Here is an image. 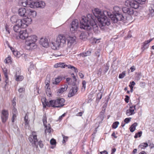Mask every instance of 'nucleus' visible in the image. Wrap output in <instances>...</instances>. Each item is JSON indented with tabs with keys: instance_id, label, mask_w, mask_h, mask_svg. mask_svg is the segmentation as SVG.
<instances>
[{
	"instance_id": "1",
	"label": "nucleus",
	"mask_w": 154,
	"mask_h": 154,
	"mask_svg": "<svg viewBox=\"0 0 154 154\" xmlns=\"http://www.w3.org/2000/svg\"><path fill=\"white\" fill-rule=\"evenodd\" d=\"M94 16L89 14L87 17L83 16L80 20V28L86 30H89L92 28L95 30L98 29L97 23L95 21Z\"/></svg>"
},
{
	"instance_id": "2",
	"label": "nucleus",
	"mask_w": 154,
	"mask_h": 154,
	"mask_svg": "<svg viewBox=\"0 0 154 154\" xmlns=\"http://www.w3.org/2000/svg\"><path fill=\"white\" fill-rule=\"evenodd\" d=\"M114 10V11L113 12L112 14L110 12H105L112 22L116 23L118 21L123 20L126 19V17L122 14L121 8L118 6H115Z\"/></svg>"
},
{
	"instance_id": "3",
	"label": "nucleus",
	"mask_w": 154,
	"mask_h": 154,
	"mask_svg": "<svg viewBox=\"0 0 154 154\" xmlns=\"http://www.w3.org/2000/svg\"><path fill=\"white\" fill-rule=\"evenodd\" d=\"M65 100L64 99L58 98L55 100H51L49 102L45 101L46 105L48 107L60 108L64 105Z\"/></svg>"
},
{
	"instance_id": "4",
	"label": "nucleus",
	"mask_w": 154,
	"mask_h": 154,
	"mask_svg": "<svg viewBox=\"0 0 154 154\" xmlns=\"http://www.w3.org/2000/svg\"><path fill=\"white\" fill-rule=\"evenodd\" d=\"M106 14L100 15V17L97 19L99 22V26L102 29H104V26L110 25V20L106 15Z\"/></svg>"
},
{
	"instance_id": "5",
	"label": "nucleus",
	"mask_w": 154,
	"mask_h": 154,
	"mask_svg": "<svg viewBox=\"0 0 154 154\" xmlns=\"http://www.w3.org/2000/svg\"><path fill=\"white\" fill-rule=\"evenodd\" d=\"M37 40V37L35 35L29 36L26 38V45L31 49L35 48L36 47L35 42Z\"/></svg>"
},
{
	"instance_id": "6",
	"label": "nucleus",
	"mask_w": 154,
	"mask_h": 154,
	"mask_svg": "<svg viewBox=\"0 0 154 154\" xmlns=\"http://www.w3.org/2000/svg\"><path fill=\"white\" fill-rule=\"evenodd\" d=\"M79 28V21L77 19H75L71 23L70 26V30L72 33H75Z\"/></svg>"
},
{
	"instance_id": "7",
	"label": "nucleus",
	"mask_w": 154,
	"mask_h": 154,
	"mask_svg": "<svg viewBox=\"0 0 154 154\" xmlns=\"http://www.w3.org/2000/svg\"><path fill=\"white\" fill-rule=\"evenodd\" d=\"M17 23L14 26V30L15 32H19L21 31V28H26V25L24 24H23L21 21V19H18Z\"/></svg>"
},
{
	"instance_id": "8",
	"label": "nucleus",
	"mask_w": 154,
	"mask_h": 154,
	"mask_svg": "<svg viewBox=\"0 0 154 154\" xmlns=\"http://www.w3.org/2000/svg\"><path fill=\"white\" fill-rule=\"evenodd\" d=\"M76 37L73 35H69L67 38V46L69 48H70L76 43Z\"/></svg>"
},
{
	"instance_id": "9",
	"label": "nucleus",
	"mask_w": 154,
	"mask_h": 154,
	"mask_svg": "<svg viewBox=\"0 0 154 154\" xmlns=\"http://www.w3.org/2000/svg\"><path fill=\"white\" fill-rule=\"evenodd\" d=\"M133 8L131 7L130 8L129 7H124L121 8L122 12L126 15L131 16L134 13Z\"/></svg>"
},
{
	"instance_id": "10",
	"label": "nucleus",
	"mask_w": 154,
	"mask_h": 154,
	"mask_svg": "<svg viewBox=\"0 0 154 154\" xmlns=\"http://www.w3.org/2000/svg\"><path fill=\"white\" fill-rule=\"evenodd\" d=\"M32 135L29 137V142L32 143L33 146H37V143L38 140L37 138V135L36 134L35 132H33L32 133Z\"/></svg>"
},
{
	"instance_id": "11",
	"label": "nucleus",
	"mask_w": 154,
	"mask_h": 154,
	"mask_svg": "<svg viewBox=\"0 0 154 154\" xmlns=\"http://www.w3.org/2000/svg\"><path fill=\"white\" fill-rule=\"evenodd\" d=\"M42 120L43 125L46 128L45 129V133H46L48 132L50 133L51 132V130H53V129L51 128V125L49 124H48V125L46 124L47 123V118L45 115L43 116Z\"/></svg>"
},
{
	"instance_id": "12",
	"label": "nucleus",
	"mask_w": 154,
	"mask_h": 154,
	"mask_svg": "<svg viewBox=\"0 0 154 154\" xmlns=\"http://www.w3.org/2000/svg\"><path fill=\"white\" fill-rule=\"evenodd\" d=\"M9 114L8 111L3 110L1 115V120L2 122L5 123L8 118Z\"/></svg>"
},
{
	"instance_id": "13",
	"label": "nucleus",
	"mask_w": 154,
	"mask_h": 154,
	"mask_svg": "<svg viewBox=\"0 0 154 154\" xmlns=\"http://www.w3.org/2000/svg\"><path fill=\"white\" fill-rule=\"evenodd\" d=\"M94 13L93 14H91L92 16H94V19H95V18H97V19H98L99 17H100V15H102L105 14H106V13L105 12H107V11H105L103 12H101L100 9L97 8H96L94 9Z\"/></svg>"
},
{
	"instance_id": "14",
	"label": "nucleus",
	"mask_w": 154,
	"mask_h": 154,
	"mask_svg": "<svg viewBox=\"0 0 154 154\" xmlns=\"http://www.w3.org/2000/svg\"><path fill=\"white\" fill-rule=\"evenodd\" d=\"M125 5L126 7H128L129 6L132 8H133L135 9L137 8V3L135 2L134 0L130 1L129 0H127L125 3Z\"/></svg>"
},
{
	"instance_id": "15",
	"label": "nucleus",
	"mask_w": 154,
	"mask_h": 154,
	"mask_svg": "<svg viewBox=\"0 0 154 154\" xmlns=\"http://www.w3.org/2000/svg\"><path fill=\"white\" fill-rule=\"evenodd\" d=\"M78 89H79L75 85L73 87H72L68 94V97H71L77 94Z\"/></svg>"
},
{
	"instance_id": "16",
	"label": "nucleus",
	"mask_w": 154,
	"mask_h": 154,
	"mask_svg": "<svg viewBox=\"0 0 154 154\" xmlns=\"http://www.w3.org/2000/svg\"><path fill=\"white\" fill-rule=\"evenodd\" d=\"M56 40L57 41L59 42L60 44L63 45L66 43V37L62 35H59L57 37Z\"/></svg>"
},
{
	"instance_id": "17",
	"label": "nucleus",
	"mask_w": 154,
	"mask_h": 154,
	"mask_svg": "<svg viewBox=\"0 0 154 154\" xmlns=\"http://www.w3.org/2000/svg\"><path fill=\"white\" fill-rule=\"evenodd\" d=\"M26 17L24 18L23 20H21V21L23 24H24L26 27L28 24H30L32 21V20L31 17L28 16H26Z\"/></svg>"
},
{
	"instance_id": "18",
	"label": "nucleus",
	"mask_w": 154,
	"mask_h": 154,
	"mask_svg": "<svg viewBox=\"0 0 154 154\" xmlns=\"http://www.w3.org/2000/svg\"><path fill=\"white\" fill-rule=\"evenodd\" d=\"M136 105H134L130 106L128 109L126 111V114L128 116H129L135 113L134 110L135 109Z\"/></svg>"
},
{
	"instance_id": "19",
	"label": "nucleus",
	"mask_w": 154,
	"mask_h": 154,
	"mask_svg": "<svg viewBox=\"0 0 154 154\" xmlns=\"http://www.w3.org/2000/svg\"><path fill=\"white\" fill-rule=\"evenodd\" d=\"M36 16V12L30 9H27L26 16H28L31 18L32 17H35Z\"/></svg>"
},
{
	"instance_id": "20",
	"label": "nucleus",
	"mask_w": 154,
	"mask_h": 154,
	"mask_svg": "<svg viewBox=\"0 0 154 154\" xmlns=\"http://www.w3.org/2000/svg\"><path fill=\"white\" fill-rule=\"evenodd\" d=\"M27 13V10H26L25 8H20L18 11L19 15L21 17H23L26 16Z\"/></svg>"
},
{
	"instance_id": "21",
	"label": "nucleus",
	"mask_w": 154,
	"mask_h": 154,
	"mask_svg": "<svg viewBox=\"0 0 154 154\" xmlns=\"http://www.w3.org/2000/svg\"><path fill=\"white\" fill-rule=\"evenodd\" d=\"M90 35H91V34L90 33L88 32H83L81 33L80 35V38L83 40H86L88 38Z\"/></svg>"
},
{
	"instance_id": "22",
	"label": "nucleus",
	"mask_w": 154,
	"mask_h": 154,
	"mask_svg": "<svg viewBox=\"0 0 154 154\" xmlns=\"http://www.w3.org/2000/svg\"><path fill=\"white\" fill-rule=\"evenodd\" d=\"M153 39V38L150 39L149 40L145 41L143 43L141 47V49L143 51H144L145 49L148 48L149 46V43Z\"/></svg>"
},
{
	"instance_id": "23",
	"label": "nucleus",
	"mask_w": 154,
	"mask_h": 154,
	"mask_svg": "<svg viewBox=\"0 0 154 154\" xmlns=\"http://www.w3.org/2000/svg\"><path fill=\"white\" fill-rule=\"evenodd\" d=\"M28 34L26 30L20 31L19 33L20 38L22 39H25L28 37Z\"/></svg>"
},
{
	"instance_id": "24",
	"label": "nucleus",
	"mask_w": 154,
	"mask_h": 154,
	"mask_svg": "<svg viewBox=\"0 0 154 154\" xmlns=\"http://www.w3.org/2000/svg\"><path fill=\"white\" fill-rule=\"evenodd\" d=\"M40 43L44 47H47L48 46V41L46 38H41L40 41Z\"/></svg>"
},
{
	"instance_id": "25",
	"label": "nucleus",
	"mask_w": 154,
	"mask_h": 154,
	"mask_svg": "<svg viewBox=\"0 0 154 154\" xmlns=\"http://www.w3.org/2000/svg\"><path fill=\"white\" fill-rule=\"evenodd\" d=\"M60 45L59 42L57 41V40L54 42H52L51 45L52 49L54 50L57 49Z\"/></svg>"
},
{
	"instance_id": "26",
	"label": "nucleus",
	"mask_w": 154,
	"mask_h": 154,
	"mask_svg": "<svg viewBox=\"0 0 154 154\" xmlns=\"http://www.w3.org/2000/svg\"><path fill=\"white\" fill-rule=\"evenodd\" d=\"M68 88V85H63L61 88L58 90L57 93L58 94H62L63 92L66 90Z\"/></svg>"
},
{
	"instance_id": "27",
	"label": "nucleus",
	"mask_w": 154,
	"mask_h": 154,
	"mask_svg": "<svg viewBox=\"0 0 154 154\" xmlns=\"http://www.w3.org/2000/svg\"><path fill=\"white\" fill-rule=\"evenodd\" d=\"M104 110H102L100 113L99 115L97 118V120H99V123L101 122L103 120L104 117Z\"/></svg>"
},
{
	"instance_id": "28",
	"label": "nucleus",
	"mask_w": 154,
	"mask_h": 154,
	"mask_svg": "<svg viewBox=\"0 0 154 154\" xmlns=\"http://www.w3.org/2000/svg\"><path fill=\"white\" fill-rule=\"evenodd\" d=\"M3 72H4V74L5 77V86L8 83V75H7V69L6 68H5L4 69H2Z\"/></svg>"
},
{
	"instance_id": "29",
	"label": "nucleus",
	"mask_w": 154,
	"mask_h": 154,
	"mask_svg": "<svg viewBox=\"0 0 154 154\" xmlns=\"http://www.w3.org/2000/svg\"><path fill=\"white\" fill-rule=\"evenodd\" d=\"M17 109L14 107L12 111L13 116L12 118V122H14V120L16 118V115L17 114Z\"/></svg>"
},
{
	"instance_id": "30",
	"label": "nucleus",
	"mask_w": 154,
	"mask_h": 154,
	"mask_svg": "<svg viewBox=\"0 0 154 154\" xmlns=\"http://www.w3.org/2000/svg\"><path fill=\"white\" fill-rule=\"evenodd\" d=\"M30 7L31 8H39V4L38 2H31Z\"/></svg>"
},
{
	"instance_id": "31",
	"label": "nucleus",
	"mask_w": 154,
	"mask_h": 154,
	"mask_svg": "<svg viewBox=\"0 0 154 154\" xmlns=\"http://www.w3.org/2000/svg\"><path fill=\"white\" fill-rule=\"evenodd\" d=\"M91 51H87L83 52L82 53H80L79 54L80 56L82 57H85L87 56H89L91 55Z\"/></svg>"
},
{
	"instance_id": "32",
	"label": "nucleus",
	"mask_w": 154,
	"mask_h": 154,
	"mask_svg": "<svg viewBox=\"0 0 154 154\" xmlns=\"http://www.w3.org/2000/svg\"><path fill=\"white\" fill-rule=\"evenodd\" d=\"M138 124L137 122H135L131 125L129 128L130 131L131 132H133L136 129V127L137 126Z\"/></svg>"
},
{
	"instance_id": "33",
	"label": "nucleus",
	"mask_w": 154,
	"mask_h": 154,
	"mask_svg": "<svg viewBox=\"0 0 154 154\" xmlns=\"http://www.w3.org/2000/svg\"><path fill=\"white\" fill-rule=\"evenodd\" d=\"M61 80V77L58 76L57 78L55 79L54 81L53 82V83L54 85H57L60 82Z\"/></svg>"
},
{
	"instance_id": "34",
	"label": "nucleus",
	"mask_w": 154,
	"mask_h": 154,
	"mask_svg": "<svg viewBox=\"0 0 154 154\" xmlns=\"http://www.w3.org/2000/svg\"><path fill=\"white\" fill-rule=\"evenodd\" d=\"M55 67H60L64 68L66 66V65L64 63H58L54 65Z\"/></svg>"
},
{
	"instance_id": "35",
	"label": "nucleus",
	"mask_w": 154,
	"mask_h": 154,
	"mask_svg": "<svg viewBox=\"0 0 154 154\" xmlns=\"http://www.w3.org/2000/svg\"><path fill=\"white\" fill-rule=\"evenodd\" d=\"M31 2H29L25 0V1L23 2H22V5L23 7H30V4H31Z\"/></svg>"
},
{
	"instance_id": "36",
	"label": "nucleus",
	"mask_w": 154,
	"mask_h": 154,
	"mask_svg": "<svg viewBox=\"0 0 154 154\" xmlns=\"http://www.w3.org/2000/svg\"><path fill=\"white\" fill-rule=\"evenodd\" d=\"M15 77H16V80L17 81H21L23 79V76L17 75V73L15 76Z\"/></svg>"
},
{
	"instance_id": "37",
	"label": "nucleus",
	"mask_w": 154,
	"mask_h": 154,
	"mask_svg": "<svg viewBox=\"0 0 154 154\" xmlns=\"http://www.w3.org/2000/svg\"><path fill=\"white\" fill-rule=\"evenodd\" d=\"M134 1L137 3L138 5L137 6V8L139 6V4L142 5L144 4L146 0H134Z\"/></svg>"
},
{
	"instance_id": "38",
	"label": "nucleus",
	"mask_w": 154,
	"mask_h": 154,
	"mask_svg": "<svg viewBox=\"0 0 154 154\" xmlns=\"http://www.w3.org/2000/svg\"><path fill=\"white\" fill-rule=\"evenodd\" d=\"M148 144L146 143H141L139 146V147L141 149H144L148 146Z\"/></svg>"
},
{
	"instance_id": "39",
	"label": "nucleus",
	"mask_w": 154,
	"mask_h": 154,
	"mask_svg": "<svg viewBox=\"0 0 154 154\" xmlns=\"http://www.w3.org/2000/svg\"><path fill=\"white\" fill-rule=\"evenodd\" d=\"M10 48L15 56H18L19 55V54H20V53L18 51L14 50L13 48L11 47Z\"/></svg>"
},
{
	"instance_id": "40",
	"label": "nucleus",
	"mask_w": 154,
	"mask_h": 154,
	"mask_svg": "<svg viewBox=\"0 0 154 154\" xmlns=\"http://www.w3.org/2000/svg\"><path fill=\"white\" fill-rule=\"evenodd\" d=\"M18 19H17L15 16H13L11 18V21L12 23H16V24L17 23Z\"/></svg>"
},
{
	"instance_id": "41",
	"label": "nucleus",
	"mask_w": 154,
	"mask_h": 154,
	"mask_svg": "<svg viewBox=\"0 0 154 154\" xmlns=\"http://www.w3.org/2000/svg\"><path fill=\"white\" fill-rule=\"evenodd\" d=\"M102 97V94L101 93H99L97 95V97L96 99V101L97 103H98L100 100L101 99Z\"/></svg>"
},
{
	"instance_id": "42",
	"label": "nucleus",
	"mask_w": 154,
	"mask_h": 154,
	"mask_svg": "<svg viewBox=\"0 0 154 154\" xmlns=\"http://www.w3.org/2000/svg\"><path fill=\"white\" fill-rule=\"evenodd\" d=\"M119 124V122L118 121L116 122L113 123L112 125V128H113L116 129L118 126Z\"/></svg>"
},
{
	"instance_id": "43",
	"label": "nucleus",
	"mask_w": 154,
	"mask_h": 154,
	"mask_svg": "<svg viewBox=\"0 0 154 154\" xmlns=\"http://www.w3.org/2000/svg\"><path fill=\"white\" fill-rule=\"evenodd\" d=\"M142 132L141 131L138 132L137 133H136L135 136H134V137L135 138H136L138 137H140L142 135Z\"/></svg>"
},
{
	"instance_id": "44",
	"label": "nucleus",
	"mask_w": 154,
	"mask_h": 154,
	"mask_svg": "<svg viewBox=\"0 0 154 154\" xmlns=\"http://www.w3.org/2000/svg\"><path fill=\"white\" fill-rule=\"evenodd\" d=\"M109 66L106 64V65L104 67L103 72L104 74H105L108 71L109 69Z\"/></svg>"
},
{
	"instance_id": "45",
	"label": "nucleus",
	"mask_w": 154,
	"mask_h": 154,
	"mask_svg": "<svg viewBox=\"0 0 154 154\" xmlns=\"http://www.w3.org/2000/svg\"><path fill=\"white\" fill-rule=\"evenodd\" d=\"M39 3V8H43L45 6V3L44 2L42 1H40L38 2Z\"/></svg>"
},
{
	"instance_id": "46",
	"label": "nucleus",
	"mask_w": 154,
	"mask_h": 154,
	"mask_svg": "<svg viewBox=\"0 0 154 154\" xmlns=\"http://www.w3.org/2000/svg\"><path fill=\"white\" fill-rule=\"evenodd\" d=\"M46 92L48 96L50 97L51 96V91L50 89H48L46 90Z\"/></svg>"
},
{
	"instance_id": "47",
	"label": "nucleus",
	"mask_w": 154,
	"mask_h": 154,
	"mask_svg": "<svg viewBox=\"0 0 154 154\" xmlns=\"http://www.w3.org/2000/svg\"><path fill=\"white\" fill-rule=\"evenodd\" d=\"M154 7V6H153V5H151L150 7H149V11L150 13L152 14V13L154 12V9H153V8Z\"/></svg>"
},
{
	"instance_id": "48",
	"label": "nucleus",
	"mask_w": 154,
	"mask_h": 154,
	"mask_svg": "<svg viewBox=\"0 0 154 154\" xmlns=\"http://www.w3.org/2000/svg\"><path fill=\"white\" fill-rule=\"evenodd\" d=\"M50 143L52 145H54L56 144V142L55 140L52 138L50 140Z\"/></svg>"
},
{
	"instance_id": "49",
	"label": "nucleus",
	"mask_w": 154,
	"mask_h": 154,
	"mask_svg": "<svg viewBox=\"0 0 154 154\" xmlns=\"http://www.w3.org/2000/svg\"><path fill=\"white\" fill-rule=\"evenodd\" d=\"M125 73L123 72L119 75V77L120 79H122L125 76Z\"/></svg>"
},
{
	"instance_id": "50",
	"label": "nucleus",
	"mask_w": 154,
	"mask_h": 154,
	"mask_svg": "<svg viewBox=\"0 0 154 154\" xmlns=\"http://www.w3.org/2000/svg\"><path fill=\"white\" fill-rule=\"evenodd\" d=\"M11 57H8L5 60V62L6 63H8L11 61Z\"/></svg>"
},
{
	"instance_id": "51",
	"label": "nucleus",
	"mask_w": 154,
	"mask_h": 154,
	"mask_svg": "<svg viewBox=\"0 0 154 154\" xmlns=\"http://www.w3.org/2000/svg\"><path fill=\"white\" fill-rule=\"evenodd\" d=\"M25 89L23 88H20L18 89V92L20 93L24 92L25 91Z\"/></svg>"
},
{
	"instance_id": "52",
	"label": "nucleus",
	"mask_w": 154,
	"mask_h": 154,
	"mask_svg": "<svg viewBox=\"0 0 154 154\" xmlns=\"http://www.w3.org/2000/svg\"><path fill=\"white\" fill-rule=\"evenodd\" d=\"M131 118H126L124 119V122L126 123H128L131 121Z\"/></svg>"
},
{
	"instance_id": "53",
	"label": "nucleus",
	"mask_w": 154,
	"mask_h": 154,
	"mask_svg": "<svg viewBox=\"0 0 154 154\" xmlns=\"http://www.w3.org/2000/svg\"><path fill=\"white\" fill-rule=\"evenodd\" d=\"M38 144L39 145L40 148H42L43 146V144L42 141L40 140L38 143Z\"/></svg>"
},
{
	"instance_id": "54",
	"label": "nucleus",
	"mask_w": 154,
	"mask_h": 154,
	"mask_svg": "<svg viewBox=\"0 0 154 154\" xmlns=\"http://www.w3.org/2000/svg\"><path fill=\"white\" fill-rule=\"evenodd\" d=\"M16 100V98L15 97H14L12 101V105L14 107V106L16 105V102H15Z\"/></svg>"
},
{
	"instance_id": "55",
	"label": "nucleus",
	"mask_w": 154,
	"mask_h": 154,
	"mask_svg": "<svg viewBox=\"0 0 154 154\" xmlns=\"http://www.w3.org/2000/svg\"><path fill=\"white\" fill-rule=\"evenodd\" d=\"M129 97L128 95H126L125 97V100L126 103H128L129 99Z\"/></svg>"
},
{
	"instance_id": "56",
	"label": "nucleus",
	"mask_w": 154,
	"mask_h": 154,
	"mask_svg": "<svg viewBox=\"0 0 154 154\" xmlns=\"http://www.w3.org/2000/svg\"><path fill=\"white\" fill-rule=\"evenodd\" d=\"M86 82L85 80H84L82 81V87L84 88V90H85L86 88Z\"/></svg>"
},
{
	"instance_id": "57",
	"label": "nucleus",
	"mask_w": 154,
	"mask_h": 154,
	"mask_svg": "<svg viewBox=\"0 0 154 154\" xmlns=\"http://www.w3.org/2000/svg\"><path fill=\"white\" fill-rule=\"evenodd\" d=\"M140 77L141 76L140 74H138L136 75V76L135 77V79L136 80L138 81L140 79Z\"/></svg>"
},
{
	"instance_id": "58",
	"label": "nucleus",
	"mask_w": 154,
	"mask_h": 154,
	"mask_svg": "<svg viewBox=\"0 0 154 154\" xmlns=\"http://www.w3.org/2000/svg\"><path fill=\"white\" fill-rule=\"evenodd\" d=\"M135 85V82H134V81H132V82H130V85H129V87H130V86L131 87V85L132 87H134V86Z\"/></svg>"
},
{
	"instance_id": "59",
	"label": "nucleus",
	"mask_w": 154,
	"mask_h": 154,
	"mask_svg": "<svg viewBox=\"0 0 154 154\" xmlns=\"http://www.w3.org/2000/svg\"><path fill=\"white\" fill-rule=\"evenodd\" d=\"M62 136L63 137V142H65L66 140H67L68 137L65 136L64 135H63Z\"/></svg>"
},
{
	"instance_id": "60",
	"label": "nucleus",
	"mask_w": 154,
	"mask_h": 154,
	"mask_svg": "<svg viewBox=\"0 0 154 154\" xmlns=\"http://www.w3.org/2000/svg\"><path fill=\"white\" fill-rule=\"evenodd\" d=\"M101 73V69H100L97 71V74L98 75V76L100 75Z\"/></svg>"
},
{
	"instance_id": "61",
	"label": "nucleus",
	"mask_w": 154,
	"mask_h": 154,
	"mask_svg": "<svg viewBox=\"0 0 154 154\" xmlns=\"http://www.w3.org/2000/svg\"><path fill=\"white\" fill-rule=\"evenodd\" d=\"M65 113H64L63 115H62L61 116H59L58 119V120H61L65 116Z\"/></svg>"
},
{
	"instance_id": "62",
	"label": "nucleus",
	"mask_w": 154,
	"mask_h": 154,
	"mask_svg": "<svg viewBox=\"0 0 154 154\" xmlns=\"http://www.w3.org/2000/svg\"><path fill=\"white\" fill-rule=\"evenodd\" d=\"M66 67H67L68 68L71 69L72 70H73V68H74V66H72L70 65H66Z\"/></svg>"
},
{
	"instance_id": "63",
	"label": "nucleus",
	"mask_w": 154,
	"mask_h": 154,
	"mask_svg": "<svg viewBox=\"0 0 154 154\" xmlns=\"http://www.w3.org/2000/svg\"><path fill=\"white\" fill-rule=\"evenodd\" d=\"M130 69L131 70V72H133L135 70V67L134 66H131L130 68Z\"/></svg>"
},
{
	"instance_id": "64",
	"label": "nucleus",
	"mask_w": 154,
	"mask_h": 154,
	"mask_svg": "<svg viewBox=\"0 0 154 154\" xmlns=\"http://www.w3.org/2000/svg\"><path fill=\"white\" fill-rule=\"evenodd\" d=\"M100 153L101 154H108V152L106 150H104L100 152Z\"/></svg>"
}]
</instances>
